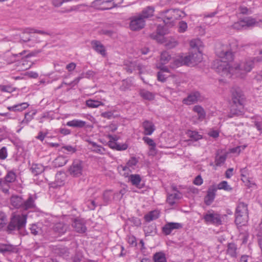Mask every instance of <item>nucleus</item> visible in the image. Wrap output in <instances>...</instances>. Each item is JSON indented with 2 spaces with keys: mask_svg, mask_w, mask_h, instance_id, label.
<instances>
[{
  "mask_svg": "<svg viewBox=\"0 0 262 262\" xmlns=\"http://www.w3.org/2000/svg\"><path fill=\"white\" fill-rule=\"evenodd\" d=\"M216 53L220 59L214 61L213 68L222 76L235 75L243 78L254 68V60L250 58L233 64L234 56L227 44L221 45L216 49Z\"/></svg>",
  "mask_w": 262,
  "mask_h": 262,
  "instance_id": "1",
  "label": "nucleus"
},
{
  "mask_svg": "<svg viewBox=\"0 0 262 262\" xmlns=\"http://www.w3.org/2000/svg\"><path fill=\"white\" fill-rule=\"evenodd\" d=\"M179 11L173 10H167L161 13L164 25H158L157 29V34H152L150 37L158 41L162 42L163 36L169 33L168 27L173 25L174 21L178 19Z\"/></svg>",
  "mask_w": 262,
  "mask_h": 262,
  "instance_id": "2",
  "label": "nucleus"
},
{
  "mask_svg": "<svg viewBox=\"0 0 262 262\" xmlns=\"http://www.w3.org/2000/svg\"><path fill=\"white\" fill-rule=\"evenodd\" d=\"M27 215L25 213H13L7 229L9 231L19 230L24 227L26 224Z\"/></svg>",
  "mask_w": 262,
  "mask_h": 262,
  "instance_id": "3",
  "label": "nucleus"
},
{
  "mask_svg": "<svg viewBox=\"0 0 262 262\" xmlns=\"http://www.w3.org/2000/svg\"><path fill=\"white\" fill-rule=\"evenodd\" d=\"M194 55L195 54H191L188 56L179 57V58L174 60L175 66H172V67L174 68L176 67H179L183 64L190 65L200 62V58L198 59L193 58Z\"/></svg>",
  "mask_w": 262,
  "mask_h": 262,
  "instance_id": "4",
  "label": "nucleus"
},
{
  "mask_svg": "<svg viewBox=\"0 0 262 262\" xmlns=\"http://www.w3.org/2000/svg\"><path fill=\"white\" fill-rule=\"evenodd\" d=\"M204 100V97L198 91H192L190 93L187 97L184 98L182 100L183 104L189 105H192L198 102H201Z\"/></svg>",
  "mask_w": 262,
  "mask_h": 262,
  "instance_id": "5",
  "label": "nucleus"
},
{
  "mask_svg": "<svg viewBox=\"0 0 262 262\" xmlns=\"http://www.w3.org/2000/svg\"><path fill=\"white\" fill-rule=\"evenodd\" d=\"M82 171V162L79 160H75L68 169L69 173L74 177H79L81 176Z\"/></svg>",
  "mask_w": 262,
  "mask_h": 262,
  "instance_id": "6",
  "label": "nucleus"
},
{
  "mask_svg": "<svg viewBox=\"0 0 262 262\" xmlns=\"http://www.w3.org/2000/svg\"><path fill=\"white\" fill-rule=\"evenodd\" d=\"M232 99L233 103L239 108V112H242L241 110L243 108L244 102V96L239 90L232 89Z\"/></svg>",
  "mask_w": 262,
  "mask_h": 262,
  "instance_id": "7",
  "label": "nucleus"
},
{
  "mask_svg": "<svg viewBox=\"0 0 262 262\" xmlns=\"http://www.w3.org/2000/svg\"><path fill=\"white\" fill-rule=\"evenodd\" d=\"M205 222L207 224H221L222 221L220 214L214 212L213 210L208 211L203 217Z\"/></svg>",
  "mask_w": 262,
  "mask_h": 262,
  "instance_id": "8",
  "label": "nucleus"
},
{
  "mask_svg": "<svg viewBox=\"0 0 262 262\" xmlns=\"http://www.w3.org/2000/svg\"><path fill=\"white\" fill-rule=\"evenodd\" d=\"M145 20L139 14L130 18L129 27L133 31H137L144 28Z\"/></svg>",
  "mask_w": 262,
  "mask_h": 262,
  "instance_id": "9",
  "label": "nucleus"
},
{
  "mask_svg": "<svg viewBox=\"0 0 262 262\" xmlns=\"http://www.w3.org/2000/svg\"><path fill=\"white\" fill-rule=\"evenodd\" d=\"M183 226L181 223L169 222L162 228L163 232L166 235L170 234L173 230L180 229Z\"/></svg>",
  "mask_w": 262,
  "mask_h": 262,
  "instance_id": "10",
  "label": "nucleus"
},
{
  "mask_svg": "<svg viewBox=\"0 0 262 262\" xmlns=\"http://www.w3.org/2000/svg\"><path fill=\"white\" fill-rule=\"evenodd\" d=\"M113 0H95L92 3L93 7L97 9H106L108 8V7L112 8L113 4L112 1Z\"/></svg>",
  "mask_w": 262,
  "mask_h": 262,
  "instance_id": "11",
  "label": "nucleus"
},
{
  "mask_svg": "<svg viewBox=\"0 0 262 262\" xmlns=\"http://www.w3.org/2000/svg\"><path fill=\"white\" fill-rule=\"evenodd\" d=\"M72 226L77 232L83 233L86 231L85 223L82 220L78 219H75Z\"/></svg>",
  "mask_w": 262,
  "mask_h": 262,
  "instance_id": "12",
  "label": "nucleus"
},
{
  "mask_svg": "<svg viewBox=\"0 0 262 262\" xmlns=\"http://www.w3.org/2000/svg\"><path fill=\"white\" fill-rule=\"evenodd\" d=\"M186 134L190 139L182 141V144H183L185 142H187V145H190L191 141H197L202 138V136L200 135L198 132L191 130H187Z\"/></svg>",
  "mask_w": 262,
  "mask_h": 262,
  "instance_id": "13",
  "label": "nucleus"
},
{
  "mask_svg": "<svg viewBox=\"0 0 262 262\" xmlns=\"http://www.w3.org/2000/svg\"><path fill=\"white\" fill-rule=\"evenodd\" d=\"M92 48L98 53L103 56L106 55V50L104 46L100 41L96 40H92L91 42Z\"/></svg>",
  "mask_w": 262,
  "mask_h": 262,
  "instance_id": "14",
  "label": "nucleus"
},
{
  "mask_svg": "<svg viewBox=\"0 0 262 262\" xmlns=\"http://www.w3.org/2000/svg\"><path fill=\"white\" fill-rule=\"evenodd\" d=\"M216 191V188L215 186L208 189L207 195L204 199V201L206 205H210L213 202L215 198Z\"/></svg>",
  "mask_w": 262,
  "mask_h": 262,
  "instance_id": "15",
  "label": "nucleus"
},
{
  "mask_svg": "<svg viewBox=\"0 0 262 262\" xmlns=\"http://www.w3.org/2000/svg\"><path fill=\"white\" fill-rule=\"evenodd\" d=\"M144 129L143 134L145 135H151L155 130V126L152 122L145 120L142 123Z\"/></svg>",
  "mask_w": 262,
  "mask_h": 262,
  "instance_id": "16",
  "label": "nucleus"
},
{
  "mask_svg": "<svg viewBox=\"0 0 262 262\" xmlns=\"http://www.w3.org/2000/svg\"><path fill=\"white\" fill-rule=\"evenodd\" d=\"M235 213L248 215V204L239 200L237 204Z\"/></svg>",
  "mask_w": 262,
  "mask_h": 262,
  "instance_id": "17",
  "label": "nucleus"
},
{
  "mask_svg": "<svg viewBox=\"0 0 262 262\" xmlns=\"http://www.w3.org/2000/svg\"><path fill=\"white\" fill-rule=\"evenodd\" d=\"M69 229V226L63 223L59 222L54 225L53 230L59 235L64 234Z\"/></svg>",
  "mask_w": 262,
  "mask_h": 262,
  "instance_id": "18",
  "label": "nucleus"
},
{
  "mask_svg": "<svg viewBox=\"0 0 262 262\" xmlns=\"http://www.w3.org/2000/svg\"><path fill=\"white\" fill-rule=\"evenodd\" d=\"M222 150H217L215 158V165L220 166L223 164L227 158V154L224 152L221 154Z\"/></svg>",
  "mask_w": 262,
  "mask_h": 262,
  "instance_id": "19",
  "label": "nucleus"
},
{
  "mask_svg": "<svg viewBox=\"0 0 262 262\" xmlns=\"http://www.w3.org/2000/svg\"><path fill=\"white\" fill-rule=\"evenodd\" d=\"M35 199V198L30 195L26 201H23L21 208L25 210L34 208L35 206L34 203Z\"/></svg>",
  "mask_w": 262,
  "mask_h": 262,
  "instance_id": "20",
  "label": "nucleus"
},
{
  "mask_svg": "<svg viewBox=\"0 0 262 262\" xmlns=\"http://www.w3.org/2000/svg\"><path fill=\"white\" fill-rule=\"evenodd\" d=\"M249 216L248 215H243L242 214L235 213V224L239 226L245 225L248 221Z\"/></svg>",
  "mask_w": 262,
  "mask_h": 262,
  "instance_id": "21",
  "label": "nucleus"
},
{
  "mask_svg": "<svg viewBox=\"0 0 262 262\" xmlns=\"http://www.w3.org/2000/svg\"><path fill=\"white\" fill-rule=\"evenodd\" d=\"M182 197L181 193L177 190L173 193L170 194L168 195L167 198V202L170 205H173L176 203V202L180 199Z\"/></svg>",
  "mask_w": 262,
  "mask_h": 262,
  "instance_id": "22",
  "label": "nucleus"
},
{
  "mask_svg": "<svg viewBox=\"0 0 262 262\" xmlns=\"http://www.w3.org/2000/svg\"><path fill=\"white\" fill-rule=\"evenodd\" d=\"M29 104L27 102H23L11 106H8V110L12 112H22L26 109Z\"/></svg>",
  "mask_w": 262,
  "mask_h": 262,
  "instance_id": "23",
  "label": "nucleus"
},
{
  "mask_svg": "<svg viewBox=\"0 0 262 262\" xmlns=\"http://www.w3.org/2000/svg\"><path fill=\"white\" fill-rule=\"evenodd\" d=\"M192 111L198 114V119L203 121L206 118V112L204 109L200 105H197L193 106Z\"/></svg>",
  "mask_w": 262,
  "mask_h": 262,
  "instance_id": "24",
  "label": "nucleus"
},
{
  "mask_svg": "<svg viewBox=\"0 0 262 262\" xmlns=\"http://www.w3.org/2000/svg\"><path fill=\"white\" fill-rule=\"evenodd\" d=\"M237 246L233 243H229L227 245V254L230 256L236 258L237 255Z\"/></svg>",
  "mask_w": 262,
  "mask_h": 262,
  "instance_id": "25",
  "label": "nucleus"
},
{
  "mask_svg": "<svg viewBox=\"0 0 262 262\" xmlns=\"http://www.w3.org/2000/svg\"><path fill=\"white\" fill-rule=\"evenodd\" d=\"M88 142L92 146L91 148L92 151L100 155H103L104 154L105 150L102 146L98 145L93 141L88 140Z\"/></svg>",
  "mask_w": 262,
  "mask_h": 262,
  "instance_id": "26",
  "label": "nucleus"
},
{
  "mask_svg": "<svg viewBox=\"0 0 262 262\" xmlns=\"http://www.w3.org/2000/svg\"><path fill=\"white\" fill-rule=\"evenodd\" d=\"M66 125L70 127L83 128L85 126L86 122L81 120L74 119L73 120L68 121Z\"/></svg>",
  "mask_w": 262,
  "mask_h": 262,
  "instance_id": "27",
  "label": "nucleus"
},
{
  "mask_svg": "<svg viewBox=\"0 0 262 262\" xmlns=\"http://www.w3.org/2000/svg\"><path fill=\"white\" fill-rule=\"evenodd\" d=\"M155 9L153 7L148 6L145 8L139 15L144 19L152 16L154 14Z\"/></svg>",
  "mask_w": 262,
  "mask_h": 262,
  "instance_id": "28",
  "label": "nucleus"
},
{
  "mask_svg": "<svg viewBox=\"0 0 262 262\" xmlns=\"http://www.w3.org/2000/svg\"><path fill=\"white\" fill-rule=\"evenodd\" d=\"M159 211L155 210L145 214L144 218L146 222H150L157 219L159 217Z\"/></svg>",
  "mask_w": 262,
  "mask_h": 262,
  "instance_id": "29",
  "label": "nucleus"
},
{
  "mask_svg": "<svg viewBox=\"0 0 262 262\" xmlns=\"http://www.w3.org/2000/svg\"><path fill=\"white\" fill-rule=\"evenodd\" d=\"M11 204L15 208H21L23 203V200L22 198L17 195L12 196L11 198Z\"/></svg>",
  "mask_w": 262,
  "mask_h": 262,
  "instance_id": "30",
  "label": "nucleus"
},
{
  "mask_svg": "<svg viewBox=\"0 0 262 262\" xmlns=\"http://www.w3.org/2000/svg\"><path fill=\"white\" fill-rule=\"evenodd\" d=\"M244 23L245 28H249L254 26H260L259 22H257L255 19L251 17H247L243 19Z\"/></svg>",
  "mask_w": 262,
  "mask_h": 262,
  "instance_id": "31",
  "label": "nucleus"
},
{
  "mask_svg": "<svg viewBox=\"0 0 262 262\" xmlns=\"http://www.w3.org/2000/svg\"><path fill=\"white\" fill-rule=\"evenodd\" d=\"M16 179V174L14 170L8 171L6 175L4 178V180L8 184L13 183L15 181Z\"/></svg>",
  "mask_w": 262,
  "mask_h": 262,
  "instance_id": "32",
  "label": "nucleus"
},
{
  "mask_svg": "<svg viewBox=\"0 0 262 262\" xmlns=\"http://www.w3.org/2000/svg\"><path fill=\"white\" fill-rule=\"evenodd\" d=\"M86 105L90 108H97L99 106L104 105V103L100 101L90 99L86 101Z\"/></svg>",
  "mask_w": 262,
  "mask_h": 262,
  "instance_id": "33",
  "label": "nucleus"
},
{
  "mask_svg": "<svg viewBox=\"0 0 262 262\" xmlns=\"http://www.w3.org/2000/svg\"><path fill=\"white\" fill-rule=\"evenodd\" d=\"M21 31H22L23 34H30V33H38V34H42V35L48 34V33L44 31L39 30H37V29H35L34 28H27L23 29L21 30Z\"/></svg>",
  "mask_w": 262,
  "mask_h": 262,
  "instance_id": "34",
  "label": "nucleus"
},
{
  "mask_svg": "<svg viewBox=\"0 0 262 262\" xmlns=\"http://www.w3.org/2000/svg\"><path fill=\"white\" fill-rule=\"evenodd\" d=\"M140 95L144 99L152 100L154 99V95L145 90H141L140 91Z\"/></svg>",
  "mask_w": 262,
  "mask_h": 262,
  "instance_id": "35",
  "label": "nucleus"
},
{
  "mask_svg": "<svg viewBox=\"0 0 262 262\" xmlns=\"http://www.w3.org/2000/svg\"><path fill=\"white\" fill-rule=\"evenodd\" d=\"M129 180L132 185L138 187L141 181V179L139 174H131L129 177Z\"/></svg>",
  "mask_w": 262,
  "mask_h": 262,
  "instance_id": "36",
  "label": "nucleus"
},
{
  "mask_svg": "<svg viewBox=\"0 0 262 262\" xmlns=\"http://www.w3.org/2000/svg\"><path fill=\"white\" fill-rule=\"evenodd\" d=\"M61 150L67 154H72L77 151L76 146H73L70 145H64L61 147Z\"/></svg>",
  "mask_w": 262,
  "mask_h": 262,
  "instance_id": "37",
  "label": "nucleus"
},
{
  "mask_svg": "<svg viewBox=\"0 0 262 262\" xmlns=\"http://www.w3.org/2000/svg\"><path fill=\"white\" fill-rule=\"evenodd\" d=\"M32 172L34 175H37L41 173L43 170V166L40 164H33L31 168Z\"/></svg>",
  "mask_w": 262,
  "mask_h": 262,
  "instance_id": "38",
  "label": "nucleus"
},
{
  "mask_svg": "<svg viewBox=\"0 0 262 262\" xmlns=\"http://www.w3.org/2000/svg\"><path fill=\"white\" fill-rule=\"evenodd\" d=\"M217 189H223L227 191H231L232 190V188L228 184V182L226 181H223L218 184Z\"/></svg>",
  "mask_w": 262,
  "mask_h": 262,
  "instance_id": "39",
  "label": "nucleus"
},
{
  "mask_svg": "<svg viewBox=\"0 0 262 262\" xmlns=\"http://www.w3.org/2000/svg\"><path fill=\"white\" fill-rule=\"evenodd\" d=\"M15 247L11 245L1 244L0 245V253H6L7 252H13Z\"/></svg>",
  "mask_w": 262,
  "mask_h": 262,
  "instance_id": "40",
  "label": "nucleus"
},
{
  "mask_svg": "<svg viewBox=\"0 0 262 262\" xmlns=\"http://www.w3.org/2000/svg\"><path fill=\"white\" fill-rule=\"evenodd\" d=\"M67 162L68 160L64 157L58 156L55 159L54 163L56 166L61 167L64 165Z\"/></svg>",
  "mask_w": 262,
  "mask_h": 262,
  "instance_id": "41",
  "label": "nucleus"
},
{
  "mask_svg": "<svg viewBox=\"0 0 262 262\" xmlns=\"http://www.w3.org/2000/svg\"><path fill=\"white\" fill-rule=\"evenodd\" d=\"M171 58V56L168 52L166 51L163 52L161 54V63L162 64H166L170 61Z\"/></svg>",
  "mask_w": 262,
  "mask_h": 262,
  "instance_id": "42",
  "label": "nucleus"
},
{
  "mask_svg": "<svg viewBox=\"0 0 262 262\" xmlns=\"http://www.w3.org/2000/svg\"><path fill=\"white\" fill-rule=\"evenodd\" d=\"M9 185L5 180L0 178V191L5 193H8Z\"/></svg>",
  "mask_w": 262,
  "mask_h": 262,
  "instance_id": "43",
  "label": "nucleus"
},
{
  "mask_svg": "<svg viewBox=\"0 0 262 262\" xmlns=\"http://www.w3.org/2000/svg\"><path fill=\"white\" fill-rule=\"evenodd\" d=\"M155 262H167L165 254L162 252H158L154 254Z\"/></svg>",
  "mask_w": 262,
  "mask_h": 262,
  "instance_id": "44",
  "label": "nucleus"
},
{
  "mask_svg": "<svg viewBox=\"0 0 262 262\" xmlns=\"http://www.w3.org/2000/svg\"><path fill=\"white\" fill-rule=\"evenodd\" d=\"M35 114V112L33 113L32 114H30L29 113H26L25 118L21 121V124H28V123L33 119L34 116Z\"/></svg>",
  "mask_w": 262,
  "mask_h": 262,
  "instance_id": "45",
  "label": "nucleus"
},
{
  "mask_svg": "<svg viewBox=\"0 0 262 262\" xmlns=\"http://www.w3.org/2000/svg\"><path fill=\"white\" fill-rule=\"evenodd\" d=\"M138 162V160L135 157H132L127 162L126 165L132 170H134Z\"/></svg>",
  "mask_w": 262,
  "mask_h": 262,
  "instance_id": "46",
  "label": "nucleus"
},
{
  "mask_svg": "<svg viewBox=\"0 0 262 262\" xmlns=\"http://www.w3.org/2000/svg\"><path fill=\"white\" fill-rule=\"evenodd\" d=\"M120 168H121V170H120V172L123 176L125 177H127L133 170L127 165L124 166H121Z\"/></svg>",
  "mask_w": 262,
  "mask_h": 262,
  "instance_id": "47",
  "label": "nucleus"
},
{
  "mask_svg": "<svg viewBox=\"0 0 262 262\" xmlns=\"http://www.w3.org/2000/svg\"><path fill=\"white\" fill-rule=\"evenodd\" d=\"M187 24L184 21H180L178 24V32L184 33L187 29Z\"/></svg>",
  "mask_w": 262,
  "mask_h": 262,
  "instance_id": "48",
  "label": "nucleus"
},
{
  "mask_svg": "<svg viewBox=\"0 0 262 262\" xmlns=\"http://www.w3.org/2000/svg\"><path fill=\"white\" fill-rule=\"evenodd\" d=\"M7 222L6 215L3 211L0 209V228L6 225Z\"/></svg>",
  "mask_w": 262,
  "mask_h": 262,
  "instance_id": "49",
  "label": "nucleus"
},
{
  "mask_svg": "<svg viewBox=\"0 0 262 262\" xmlns=\"http://www.w3.org/2000/svg\"><path fill=\"white\" fill-rule=\"evenodd\" d=\"M232 27L233 29L236 30H241L243 28H245L244 26V23L243 22V19H241L236 23H235L233 25Z\"/></svg>",
  "mask_w": 262,
  "mask_h": 262,
  "instance_id": "50",
  "label": "nucleus"
},
{
  "mask_svg": "<svg viewBox=\"0 0 262 262\" xmlns=\"http://www.w3.org/2000/svg\"><path fill=\"white\" fill-rule=\"evenodd\" d=\"M0 90L4 92L11 93L15 91V89L10 85H0Z\"/></svg>",
  "mask_w": 262,
  "mask_h": 262,
  "instance_id": "51",
  "label": "nucleus"
},
{
  "mask_svg": "<svg viewBox=\"0 0 262 262\" xmlns=\"http://www.w3.org/2000/svg\"><path fill=\"white\" fill-rule=\"evenodd\" d=\"M178 44V42L176 39L171 38L166 43V46L168 48H173L176 47Z\"/></svg>",
  "mask_w": 262,
  "mask_h": 262,
  "instance_id": "52",
  "label": "nucleus"
},
{
  "mask_svg": "<svg viewBox=\"0 0 262 262\" xmlns=\"http://www.w3.org/2000/svg\"><path fill=\"white\" fill-rule=\"evenodd\" d=\"M168 76V75L163 73V71H159L157 74L158 80L161 82H164Z\"/></svg>",
  "mask_w": 262,
  "mask_h": 262,
  "instance_id": "53",
  "label": "nucleus"
},
{
  "mask_svg": "<svg viewBox=\"0 0 262 262\" xmlns=\"http://www.w3.org/2000/svg\"><path fill=\"white\" fill-rule=\"evenodd\" d=\"M31 232L33 235H37L40 233L41 229L36 225H32L30 228Z\"/></svg>",
  "mask_w": 262,
  "mask_h": 262,
  "instance_id": "54",
  "label": "nucleus"
},
{
  "mask_svg": "<svg viewBox=\"0 0 262 262\" xmlns=\"http://www.w3.org/2000/svg\"><path fill=\"white\" fill-rule=\"evenodd\" d=\"M8 156L7 150L6 147H3L0 149V159L5 160Z\"/></svg>",
  "mask_w": 262,
  "mask_h": 262,
  "instance_id": "55",
  "label": "nucleus"
},
{
  "mask_svg": "<svg viewBox=\"0 0 262 262\" xmlns=\"http://www.w3.org/2000/svg\"><path fill=\"white\" fill-rule=\"evenodd\" d=\"M143 140L144 142L148 145L149 146H156V144L154 142V141L148 137H144L143 138Z\"/></svg>",
  "mask_w": 262,
  "mask_h": 262,
  "instance_id": "56",
  "label": "nucleus"
},
{
  "mask_svg": "<svg viewBox=\"0 0 262 262\" xmlns=\"http://www.w3.org/2000/svg\"><path fill=\"white\" fill-rule=\"evenodd\" d=\"M130 83L127 81L123 80L121 86H120V90L122 91H126L130 87Z\"/></svg>",
  "mask_w": 262,
  "mask_h": 262,
  "instance_id": "57",
  "label": "nucleus"
},
{
  "mask_svg": "<svg viewBox=\"0 0 262 262\" xmlns=\"http://www.w3.org/2000/svg\"><path fill=\"white\" fill-rule=\"evenodd\" d=\"M136 67L135 63L130 62L129 66H126L125 70L128 73H132L133 71L136 70Z\"/></svg>",
  "mask_w": 262,
  "mask_h": 262,
  "instance_id": "58",
  "label": "nucleus"
},
{
  "mask_svg": "<svg viewBox=\"0 0 262 262\" xmlns=\"http://www.w3.org/2000/svg\"><path fill=\"white\" fill-rule=\"evenodd\" d=\"M103 200L105 203H107L111 199V191H105L103 195Z\"/></svg>",
  "mask_w": 262,
  "mask_h": 262,
  "instance_id": "59",
  "label": "nucleus"
},
{
  "mask_svg": "<svg viewBox=\"0 0 262 262\" xmlns=\"http://www.w3.org/2000/svg\"><path fill=\"white\" fill-rule=\"evenodd\" d=\"M245 147V146H237L236 147L230 149V151L231 153H236L239 154L241 152L242 149L243 150L244 149Z\"/></svg>",
  "mask_w": 262,
  "mask_h": 262,
  "instance_id": "60",
  "label": "nucleus"
},
{
  "mask_svg": "<svg viewBox=\"0 0 262 262\" xmlns=\"http://www.w3.org/2000/svg\"><path fill=\"white\" fill-rule=\"evenodd\" d=\"M128 145L126 143L122 144H118L117 143V146L116 147V150H124L127 148Z\"/></svg>",
  "mask_w": 262,
  "mask_h": 262,
  "instance_id": "61",
  "label": "nucleus"
},
{
  "mask_svg": "<svg viewBox=\"0 0 262 262\" xmlns=\"http://www.w3.org/2000/svg\"><path fill=\"white\" fill-rule=\"evenodd\" d=\"M193 183L198 186L201 185L203 183V179L200 176H198L194 180Z\"/></svg>",
  "mask_w": 262,
  "mask_h": 262,
  "instance_id": "62",
  "label": "nucleus"
},
{
  "mask_svg": "<svg viewBox=\"0 0 262 262\" xmlns=\"http://www.w3.org/2000/svg\"><path fill=\"white\" fill-rule=\"evenodd\" d=\"M130 221L136 226H139L141 224L140 220L137 217H132Z\"/></svg>",
  "mask_w": 262,
  "mask_h": 262,
  "instance_id": "63",
  "label": "nucleus"
},
{
  "mask_svg": "<svg viewBox=\"0 0 262 262\" xmlns=\"http://www.w3.org/2000/svg\"><path fill=\"white\" fill-rule=\"evenodd\" d=\"M200 43V40H192L190 42V46L192 48H197Z\"/></svg>",
  "mask_w": 262,
  "mask_h": 262,
  "instance_id": "64",
  "label": "nucleus"
}]
</instances>
